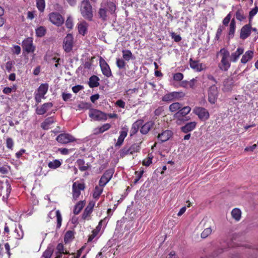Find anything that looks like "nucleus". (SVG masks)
Here are the masks:
<instances>
[{
  "label": "nucleus",
  "mask_w": 258,
  "mask_h": 258,
  "mask_svg": "<svg viewBox=\"0 0 258 258\" xmlns=\"http://www.w3.org/2000/svg\"><path fill=\"white\" fill-rule=\"evenodd\" d=\"M103 186H101L99 184L98 186H96L93 191V197L94 199H97L99 197L100 195L102 194L103 188Z\"/></svg>",
  "instance_id": "obj_38"
},
{
  "label": "nucleus",
  "mask_w": 258,
  "mask_h": 258,
  "mask_svg": "<svg viewBox=\"0 0 258 258\" xmlns=\"http://www.w3.org/2000/svg\"><path fill=\"white\" fill-rule=\"evenodd\" d=\"M236 18L237 20L241 21L245 18V17L241 12L238 11L236 13Z\"/></svg>",
  "instance_id": "obj_58"
},
{
  "label": "nucleus",
  "mask_w": 258,
  "mask_h": 258,
  "mask_svg": "<svg viewBox=\"0 0 258 258\" xmlns=\"http://www.w3.org/2000/svg\"><path fill=\"white\" fill-rule=\"evenodd\" d=\"M116 6L113 2L103 0L98 11V16L102 21H105L107 20L110 15L114 14Z\"/></svg>",
  "instance_id": "obj_1"
},
{
  "label": "nucleus",
  "mask_w": 258,
  "mask_h": 258,
  "mask_svg": "<svg viewBox=\"0 0 258 258\" xmlns=\"http://www.w3.org/2000/svg\"><path fill=\"white\" fill-rule=\"evenodd\" d=\"M14 64L12 61H9L6 63V69L8 72H10L12 71Z\"/></svg>",
  "instance_id": "obj_57"
},
{
  "label": "nucleus",
  "mask_w": 258,
  "mask_h": 258,
  "mask_svg": "<svg viewBox=\"0 0 258 258\" xmlns=\"http://www.w3.org/2000/svg\"><path fill=\"white\" fill-rule=\"evenodd\" d=\"M84 205L85 203L83 201L78 202L75 207L74 213L76 215L78 214L82 210Z\"/></svg>",
  "instance_id": "obj_41"
},
{
  "label": "nucleus",
  "mask_w": 258,
  "mask_h": 258,
  "mask_svg": "<svg viewBox=\"0 0 258 258\" xmlns=\"http://www.w3.org/2000/svg\"><path fill=\"white\" fill-rule=\"evenodd\" d=\"M197 125V122L195 121H191L186 123L184 126L181 127V130L182 132L184 133H187L194 130Z\"/></svg>",
  "instance_id": "obj_26"
},
{
  "label": "nucleus",
  "mask_w": 258,
  "mask_h": 258,
  "mask_svg": "<svg viewBox=\"0 0 258 258\" xmlns=\"http://www.w3.org/2000/svg\"><path fill=\"white\" fill-rule=\"evenodd\" d=\"M102 222L103 220H101L96 228L92 231V234L90 235L88 238L89 242L92 241L93 239L98 234V233L101 229Z\"/></svg>",
  "instance_id": "obj_32"
},
{
  "label": "nucleus",
  "mask_w": 258,
  "mask_h": 258,
  "mask_svg": "<svg viewBox=\"0 0 258 258\" xmlns=\"http://www.w3.org/2000/svg\"><path fill=\"white\" fill-rule=\"evenodd\" d=\"M190 67L197 72H201L206 69L205 64L200 63L198 61L194 60L191 58L189 60Z\"/></svg>",
  "instance_id": "obj_20"
},
{
  "label": "nucleus",
  "mask_w": 258,
  "mask_h": 258,
  "mask_svg": "<svg viewBox=\"0 0 258 258\" xmlns=\"http://www.w3.org/2000/svg\"><path fill=\"white\" fill-rule=\"evenodd\" d=\"M55 252L68 254L69 252L64 248L63 244L61 243H58L56 247Z\"/></svg>",
  "instance_id": "obj_43"
},
{
  "label": "nucleus",
  "mask_w": 258,
  "mask_h": 258,
  "mask_svg": "<svg viewBox=\"0 0 258 258\" xmlns=\"http://www.w3.org/2000/svg\"><path fill=\"white\" fill-rule=\"evenodd\" d=\"M61 164V162L58 160H54L52 161H50L48 163V166L49 168L55 169L59 167Z\"/></svg>",
  "instance_id": "obj_39"
},
{
  "label": "nucleus",
  "mask_w": 258,
  "mask_h": 258,
  "mask_svg": "<svg viewBox=\"0 0 258 258\" xmlns=\"http://www.w3.org/2000/svg\"><path fill=\"white\" fill-rule=\"evenodd\" d=\"M191 111V108L188 106H184L181 107L180 110L176 112L173 115V117L176 120V122L177 124H181L185 121L189 120L190 118L186 116Z\"/></svg>",
  "instance_id": "obj_2"
},
{
  "label": "nucleus",
  "mask_w": 258,
  "mask_h": 258,
  "mask_svg": "<svg viewBox=\"0 0 258 258\" xmlns=\"http://www.w3.org/2000/svg\"><path fill=\"white\" fill-rule=\"evenodd\" d=\"M83 89V86L77 85V86H74L72 88V90L74 93H77L80 90H82Z\"/></svg>",
  "instance_id": "obj_64"
},
{
  "label": "nucleus",
  "mask_w": 258,
  "mask_h": 258,
  "mask_svg": "<svg viewBox=\"0 0 258 258\" xmlns=\"http://www.w3.org/2000/svg\"><path fill=\"white\" fill-rule=\"evenodd\" d=\"M94 207V203L91 202L90 203L86 209H85V211L83 214L82 217L85 220H88L89 217L90 215V214L92 212V210L93 207Z\"/></svg>",
  "instance_id": "obj_27"
},
{
  "label": "nucleus",
  "mask_w": 258,
  "mask_h": 258,
  "mask_svg": "<svg viewBox=\"0 0 258 258\" xmlns=\"http://www.w3.org/2000/svg\"><path fill=\"white\" fill-rule=\"evenodd\" d=\"M4 8L0 7V27L3 26L6 22V19L4 17Z\"/></svg>",
  "instance_id": "obj_48"
},
{
  "label": "nucleus",
  "mask_w": 258,
  "mask_h": 258,
  "mask_svg": "<svg viewBox=\"0 0 258 258\" xmlns=\"http://www.w3.org/2000/svg\"><path fill=\"white\" fill-rule=\"evenodd\" d=\"M74 45V38L72 34H68L63 40L62 47L66 52L72 51Z\"/></svg>",
  "instance_id": "obj_7"
},
{
  "label": "nucleus",
  "mask_w": 258,
  "mask_h": 258,
  "mask_svg": "<svg viewBox=\"0 0 258 258\" xmlns=\"http://www.w3.org/2000/svg\"><path fill=\"white\" fill-rule=\"evenodd\" d=\"M152 157L149 156L143 161V164L146 166H149L152 163Z\"/></svg>",
  "instance_id": "obj_55"
},
{
  "label": "nucleus",
  "mask_w": 258,
  "mask_h": 258,
  "mask_svg": "<svg viewBox=\"0 0 258 258\" xmlns=\"http://www.w3.org/2000/svg\"><path fill=\"white\" fill-rule=\"evenodd\" d=\"M171 36L175 42H179L181 40V37L179 35L176 34L174 32H172L171 33Z\"/></svg>",
  "instance_id": "obj_59"
},
{
  "label": "nucleus",
  "mask_w": 258,
  "mask_h": 258,
  "mask_svg": "<svg viewBox=\"0 0 258 258\" xmlns=\"http://www.w3.org/2000/svg\"><path fill=\"white\" fill-rule=\"evenodd\" d=\"M244 50V48L242 47L237 48L235 51L232 52L230 55H229L230 61L232 62H237L240 56L243 53Z\"/></svg>",
  "instance_id": "obj_19"
},
{
  "label": "nucleus",
  "mask_w": 258,
  "mask_h": 258,
  "mask_svg": "<svg viewBox=\"0 0 258 258\" xmlns=\"http://www.w3.org/2000/svg\"><path fill=\"white\" fill-rule=\"evenodd\" d=\"M88 26V24L85 21L79 22L77 24L79 33L84 36L87 33Z\"/></svg>",
  "instance_id": "obj_22"
},
{
  "label": "nucleus",
  "mask_w": 258,
  "mask_h": 258,
  "mask_svg": "<svg viewBox=\"0 0 258 258\" xmlns=\"http://www.w3.org/2000/svg\"><path fill=\"white\" fill-rule=\"evenodd\" d=\"M12 51L16 54H19L21 52V47L18 45H15L12 48Z\"/></svg>",
  "instance_id": "obj_62"
},
{
  "label": "nucleus",
  "mask_w": 258,
  "mask_h": 258,
  "mask_svg": "<svg viewBox=\"0 0 258 258\" xmlns=\"http://www.w3.org/2000/svg\"><path fill=\"white\" fill-rule=\"evenodd\" d=\"M193 112L198 116L199 118L203 120L208 119L209 117L208 111L204 108L196 107L193 109Z\"/></svg>",
  "instance_id": "obj_11"
},
{
  "label": "nucleus",
  "mask_w": 258,
  "mask_h": 258,
  "mask_svg": "<svg viewBox=\"0 0 258 258\" xmlns=\"http://www.w3.org/2000/svg\"><path fill=\"white\" fill-rule=\"evenodd\" d=\"M52 106L53 104L51 102L45 103L41 106L40 107L36 109V113L39 115L44 114Z\"/></svg>",
  "instance_id": "obj_23"
},
{
  "label": "nucleus",
  "mask_w": 258,
  "mask_h": 258,
  "mask_svg": "<svg viewBox=\"0 0 258 258\" xmlns=\"http://www.w3.org/2000/svg\"><path fill=\"white\" fill-rule=\"evenodd\" d=\"M236 28V23L234 19H232L230 23L228 31V36L229 38H233L234 35Z\"/></svg>",
  "instance_id": "obj_34"
},
{
  "label": "nucleus",
  "mask_w": 258,
  "mask_h": 258,
  "mask_svg": "<svg viewBox=\"0 0 258 258\" xmlns=\"http://www.w3.org/2000/svg\"><path fill=\"white\" fill-rule=\"evenodd\" d=\"M208 101L211 104H214L218 98V91L217 87L215 85H212L208 90Z\"/></svg>",
  "instance_id": "obj_9"
},
{
  "label": "nucleus",
  "mask_w": 258,
  "mask_h": 258,
  "mask_svg": "<svg viewBox=\"0 0 258 258\" xmlns=\"http://www.w3.org/2000/svg\"><path fill=\"white\" fill-rule=\"evenodd\" d=\"M113 174V170L110 169L106 171L99 180V185L103 186H105L111 179Z\"/></svg>",
  "instance_id": "obj_14"
},
{
  "label": "nucleus",
  "mask_w": 258,
  "mask_h": 258,
  "mask_svg": "<svg viewBox=\"0 0 258 258\" xmlns=\"http://www.w3.org/2000/svg\"><path fill=\"white\" fill-rule=\"evenodd\" d=\"M122 57L124 60L128 61L130 59L134 58L133 55L130 50H123L122 51Z\"/></svg>",
  "instance_id": "obj_40"
},
{
  "label": "nucleus",
  "mask_w": 258,
  "mask_h": 258,
  "mask_svg": "<svg viewBox=\"0 0 258 258\" xmlns=\"http://www.w3.org/2000/svg\"><path fill=\"white\" fill-rule=\"evenodd\" d=\"M154 122L152 121H148L141 126L140 132L143 134H147L153 127Z\"/></svg>",
  "instance_id": "obj_30"
},
{
  "label": "nucleus",
  "mask_w": 258,
  "mask_h": 258,
  "mask_svg": "<svg viewBox=\"0 0 258 258\" xmlns=\"http://www.w3.org/2000/svg\"><path fill=\"white\" fill-rule=\"evenodd\" d=\"M85 185L84 183L75 182L73 184V197L76 200L81 194V191L84 190Z\"/></svg>",
  "instance_id": "obj_12"
},
{
  "label": "nucleus",
  "mask_w": 258,
  "mask_h": 258,
  "mask_svg": "<svg viewBox=\"0 0 258 258\" xmlns=\"http://www.w3.org/2000/svg\"><path fill=\"white\" fill-rule=\"evenodd\" d=\"M99 65L102 74L106 77H110L112 76L111 70L109 65L102 57L99 58Z\"/></svg>",
  "instance_id": "obj_10"
},
{
  "label": "nucleus",
  "mask_w": 258,
  "mask_h": 258,
  "mask_svg": "<svg viewBox=\"0 0 258 258\" xmlns=\"http://www.w3.org/2000/svg\"><path fill=\"white\" fill-rule=\"evenodd\" d=\"M54 251V248L52 246H48L46 249L43 252L42 256L44 258H50Z\"/></svg>",
  "instance_id": "obj_37"
},
{
  "label": "nucleus",
  "mask_w": 258,
  "mask_h": 258,
  "mask_svg": "<svg viewBox=\"0 0 258 258\" xmlns=\"http://www.w3.org/2000/svg\"><path fill=\"white\" fill-rule=\"evenodd\" d=\"M143 120H138L136 121L135 122H134L132 126L131 130V136H133L135 134H136L139 129V127L143 124Z\"/></svg>",
  "instance_id": "obj_28"
},
{
  "label": "nucleus",
  "mask_w": 258,
  "mask_h": 258,
  "mask_svg": "<svg viewBox=\"0 0 258 258\" xmlns=\"http://www.w3.org/2000/svg\"><path fill=\"white\" fill-rule=\"evenodd\" d=\"M182 104L179 102H174L169 106V110L171 112L178 111L182 107Z\"/></svg>",
  "instance_id": "obj_35"
},
{
  "label": "nucleus",
  "mask_w": 258,
  "mask_h": 258,
  "mask_svg": "<svg viewBox=\"0 0 258 258\" xmlns=\"http://www.w3.org/2000/svg\"><path fill=\"white\" fill-rule=\"evenodd\" d=\"M183 78V75L182 73H178L175 74L173 76V79L176 81H181Z\"/></svg>",
  "instance_id": "obj_56"
},
{
  "label": "nucleus",
  "mask_w": 258,
  "mask_h": 258,
  "mask_svg": "<svg viewBox=\"0 0 258 258\" xmlns=\"http://www.w3.org/2000/svg\"><path fill=\"white\" fill-rule=\"evenodd\" d=\"M115 105L120 108H124L125 107V102L122 101V100L120 99V100H118L116 102H115Z\"/></svg>",
  "instance_id": "obj_63"
},
{
  "label": "nucleus",
  "mask_w": 258,
  "mask_h": 258,
  "mask_svg": "<svg viewBox=\"0 0 258 258\" xmlns=\"http://www.w3.org/2000/svg\"><path fill=\"white\" fill-rule=\"evenodd\" d=\"M22 46L27 52H33L35 49L33 45V39L31 37L25 39L22 42Z\"/></svg>",
  "instance_id": "obj_15"
},
{
  "label": "nucleus",
  "mask_w": 258,
  "mask_h": 258,
  "mask_svg": "<svg viewBox=\"0 0 258 258\" xmlns=\"http://www.w3.org/2000/svg\"><path fill=\"white\" fill-rule=\"evenodd\" d=\"M162 100L165 102H170L174 100L171 92L164 95L163 96Z\"/></svg>",
  "instance_id": "obj_50"
},
{
  "label": "nucleus",
  "mask_w": 258,
  "mask_h": 258,
  "mask_svg": "<svg viewBox=\"0 0 258 258\" xmlns=\"http://www.w3.org/2000/svg\"><path fill=\"white\" fill-rule=\"evenodd\" d=\"M49 19L53 24L57 26H60L64 23L63 18L57 12L50 13L49 14Z\"/></svg>",
  "instance_id": "obj_8"
},
{
  "label": "nucleus",
  "mask_w": 258,
  "mask_h": 258,
  "mask_svg": "<svg viewBox=\"0 0 258 258\" xmlns=\"http://www.w3.org/2000/svg\"><path fill=\"white\" fill-rule=\"evenodd\" d=\"M45 29L43 27H39L36 30V35L39 37H42L45 34Z\"/></svg>",
  "instance_id": "obj_49"
},
{
  "label": "nucleus",
  "mask_w": 258,
  "mask_h": 258,
  "mask_svg": "<svg viewBox=\"0 0 258 258\" xmlns=\"http://www.w3.org/2000/svg\"><path fill=\"white\" fill-rule=\"evenodd\" d=\"M89 107V106L88 103L85 102H80L79 104H78L74 108L76 110H83L84 109H87Z\"/></svg>",
  "instance_id": "obj_42"
},
{
  "label": "nucleus",
  "mask_w": 258,
  "mask_h": 258,
  "mask_svg": "<svg viewBox=\"0 0 258 258\" xmlns=\"http://www.w3.org/2000/svg\"><path fill=\"white\" fill-rule=\"evenodd\" d=\"M56 140L61 144H67L75 141V138L70 134H61L57 137Z\"/></svg>",
  "instance_id": "obj_13"
},
{
  "label": "nucleus",
  "mask_w": 258,
  "mask_h": 258,
  "mask_svg": "<svg viewBox=\"0 0 258 258\" xmlns=\"http://www.w3.org/2000/svg\"><path fill=\"white\" fill-rule=\"evenodd\" d=\"M258 12V7L257 6L255 5L254 8L252 9L251 11L249 12V18L250 19H251L253 18V16H254Z\"/></svg>",
  "instance_id": "obj_54"
},
{
  "label": "nucleus",
  "mask_w": 258,
  "mask_h": 258,
  "mask_svg": "<svg viewBox=\"0 0 258 258\" xmlns=\"http://www.w3.org/2000/svg\"><path fill=\"white\" fill-rule=\"evenodd\" d=\"M66 26L67 28L72 29L74 26L73 18L71 16H69L66 21Z\"/></svg>",
  "instance_id": "obj_47"
},
{
  "label": "nucleus",
  "mask_w": 258,
  "mask_h": 258,
  "mask_svg": "<svg viewBox=\"0 0 258 258\" xmlns=\"http://www.w3.org/2000/svg\"><path fill=\"white\" fill-rule=\"evenodd\" d=\"M36 6L37 8L40 12H43L45 7V1L36 0Z\"/></svg>",
  "instance_id": "obj_45"
},
{
  "label": "nucleus",
  "mask_w": 258,
  "mask_h": 258,
  "mask_svg": "<svg viewBox=\"0 0 258 258\" xmlns=\"http://www.w3.org/2000/svg\"><path fill=\"white\" fill-rule=\"evenodd\" d=\"M171 93L174 100H178L185 96V94L182 92H172Z\"/></svg>",
  "instance_id": "obj_44"
},
{
  "label": "nucleus",
  "mask_w": 258,
  "mask_h": 258,
  "mask_svg": "<svg viewBox=\"0 0 258 258\" xmlns=\"http://www.w3.org/2000/svg\"><path fill=\"white\" fill-rule=\"evenodd\" d=\"M48 217L50 219H53L55 217L57 219V224H56V228L57 229H59L61 225V222H62V217L60 214V212L59 210H52L50 211L48 215Z\"/></svg>",
  "instance_id": "obj_16"
},
{
  "label": "nucleus",
  "mask_w": 258,
  "mask_h": 258,
  "mask_svg": "<svg viewBox=\"0 0 258 258\" xmlns=\"http://www.w3.org/2000/svg\"><path fill=\"white\" fill-rule=\"evenodd\" d=\"M218 55L221 57V61L218 64L219 68L223 71H227L230 67V63L228 60L229 51L225 48H222L218 52Z\"/></svg>",
  "instance_id": "obj_4"
},
{
  "label": "nucleus",
  "mask_w": 258,
  "mask_h": 258,
  "mask_svg": "<svg viewBox=\"0 0 258 258\" xmlns=\"http://www.w3.org/2000/svg\"><path fill=\"white\" fill-rule=\"evenodd\" d=\"M99 78L96 76H93L90 77L89 82V86L91 88L96 87L99 86V83L98 82Z\"/></svg>",
  "instance_id": "obj_36"
},
{
  "label": "nucleus",
  "mask_w": 258,
  "mask_h": 258,
  "mask_svg": "<svg viewBox=\"0 0 258 258\" xmlns=\"http://www.w3.org/2000/svg\"><path fill=\"white\" fill-rule=\"evenodd\" d=\"M74 236V233L71 231H68L66 232L64 235V241L66 242L69 241L70 240L73 238Z\"/></svg>",
  "instance_id": "obj_52"
},
{
  "label": "nucleus",
  "mask_w": 258,
  "mask_h": 258,
  "mask_svg": "<svg viewBox=\"0 0 258 258\" xmlns=\"http://www.w3.org/2000/svg\"><path fill=\"white\" fill-rule=\"evenodd\" d=\"M139 150V146L136 144H134L132 145L128 149H123L121 151V154L123 156L127 155L128 154H133L134 153L138 152Z\"/></svg>",
  "instance_id": "obj_21"
},
{
  "label": "nucleus",
  "mask_w": 258,
  "mask_h": 258,
  "mask_svg": "<svg viewBox=\"0 0 258 258\" xmlns=\"http://www.w3.org/2000/svg\"><path fill=\"white\" fill-rule=\"evenodd\" d=\"M7 147L8 148L12 149L13 145H14V142L12 138H8L7 139Z\"/></svg>",
  "instance_id": "obj_60"
},
{
  "label": "nucleus",
  "mask_w": 258,
  "mask_h": 258,
  "mask_svg": "<svg viewBox=\"0 0 258 258\" xmlns=\"http://www.w3.org/2000/svg\"><path fill=\"white\" fill-rule=\"evenodd\" d=\"M231 19V14H228L226 17L223 19L222 23L224 25L227 26L229 23Z\"/></svg>",
  "instance_id": "obj_61"
},
{
  "label": "nucleus",
  "mask_w": 258,
  "mask_h": 258,
  "mask_svg": "<svg viewBox=\"0 0 258 258\" xmlns=\"http://www.w3.org/2000/svg\"><path fill=\"white\" fill-rule=\"evenodd\" d=\"M251 29L252 27L249 24L243 26L240 30V38L242 40L246 39L250 35Z\"/></svg>",
  "instance_id": "obj_17"
},
{
  "label": "nucleus",
  "mask_w": 258,
  "mask_h": 258,
  "mask_svg": "<svg viewBox=\"0 0 258 258\" xmlns=\"http://www.w3.org/2000/svg\"><path fill=\"white\" fill-rule=\"evenodd\" d=\"M89 116L94 120H105L107 119V114L96 109H90Z\"/></svg>",
  "instance_id": "obj_6"
},
{
  "label": "nucleus",
  "mask_w": 258,
  "mask_h": 258,
  "mask_svg": "<svg viewBox=\"0 0 258 258\" xmlns=\"http://www.w3.org/2000/svg\"><path fill=\"white\" fill-rule=\"evenodd\" d=\"M55 121L54 118L52 117L46 118L41 125V127L45 130L50 128L51 125Z\"/></svg>",
  "instance_id": "obj_31"
},
{
  "label": "nucleus",
  "mask_w": 258,
  "mask_h": 258,
  "mask_svg": "<svg viewBox=\"0 0 258 258\" xmlns=\"http://www.w3.org/2000/svg\"><path fill=\"white\" fill-rule=\"evenodd\" d=\"M212 232V229L211 228H207L204 229V230L201 233V237L202 238H206L210 234H211Z\"/></svg>",
  "instance_id": "obj_51"
},
{
  "label": "nucleus",
  "mask_w": 258,
  "mask_h": 258,
  "mask_svg": "<svg viewBox=\"0 0 258 258\" xmlns=\"http://www.w3.org/2000/svg\"><path fill=\"white\" fill-rule=\"evenodd\" d=\"M254 52L252 50L246 51L242 56L240 59L241 63L245 64L250 60L253 56Z\"/></svg>",
  "instance_id": "obj_24"
},
{
  "label": "nucleus",
  "mask_w": 258,
  "mask_h": 258,
  "mask_svg": "<svg viewBox=\"0 0 258 258\" xmlns=\"http://www.w3.org/2000/svg\"><path fill=\"white\" fill-rule=\"evenodd\" d=\"M79 168L81 171H86L88 169V165L85 164V162L83 160L79 159L77 161Z\"/></svg>",
  "instance_id": "obj_46"
},
{
  "label": "nucleus",
  "mask_w": 258,
  "mask_h": 258,
  "mask_svg": "<svg viewBox=\"0 0 258 258\" xmlns=\"http://www.w3.org/2000/svg\"><path fill=\"white\" fill-rule=\"evenodd\" d=\"M82 16L86 19L91 21L93 18L92 7L88 0H83L80 6Z\"/></svg>",
  "instance_id": "obj_3"
},
{
  "label": "nucleus",
  "mask_w": 258,
  "mask_h": 258,
  "mask_svg": "<svg viewBox=\"0 0 258 258\" xmlns=\"http://www.w3.org/2000/svg\"><path fill=\"white\" fill-rule=\"evenodd\" d=\"M128 128L126 127H122L119 132V136L117 142L115 144V147H120L123 143L124 139L127 135Z\"/></svg>",
  "instance_id": "obj_18"
},
{
  "label": "nucleus",
  "mask_w": 258,
  "mask_h": 258,
  "mask_svg": "<svg viewBox=\"0 0 258 258\" xmlns=\"http://www.w3.org/2000/svg\"><path fill=\"white\" fill-rule=\"evenodd\" d=\"M172 133L169 130H166L163 132L161 134H159L158 138L161 142H164L168 140L172 136Z\"/></svg>",
  "instance_id": "obj_25"
},
{
  "label": "nucleus",
  "mask_w": 258,
  "mask_h": 258,
  "mask_svg": "<svg viewBox=\"0 0 258 258\" xmlns=\"http://www.w3.org/2000/svg\"><path fill=\"white\" fill-rule=\"evenodd\" d=\"M231 216L236 221H239L241 217V210L238 208L233 209L231 211Z\"/></svg>",
  "instance_id": "obj_33"
},
{
  "label": "nucleus",
  "mask_w": 258,
  "mask_h": 258,
  "mask_svg": "<svg viewBox=\"0 0 258 258\" xmlns=\"http://www.w3.org/2000/svg\"><path fill=\"white\" fill-rule=\"evenodd\" d=\"M116 65L119 69H123L125 67V62L124 60L120 58H117L116 59Z\"/></svg>",
  "instance_id": "obj_53"
},
{
  "label": "nucleus",
  "mask_w": 258,
  "mask_h": 258,
  "mask_svg": "<svg viewBox=\"0 0 258 258\" xmlns=\"http://www.w3.org/2000/svg\"><path fill=\"white\" fill-rule=\"evenodd\" d=\"M48 84H42L35 92L34 98L38 104L41 102L42 99H45V95L48 91Z\"/></svg>",
  "instance_id": "obj_5"
},
{
  "label": "nucleus",
  "mask_w": 258,
  "mask_h": 258,
  "mask_svg": "<svg viewBox=\"0 0 258 258\" xmlns=\"http://www.w3.org/2000/svg\"><path fill=\"white\" fill-rule=\"evenodd\" d=\"M111 127V125L109 123H105L100 127H96L93 130V134L97 135L99 134L103 133L105 131L109 130Z\"/></svg>",
  "instance_id": "obj_29"
}]
</instances>
